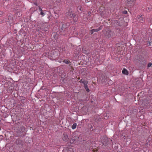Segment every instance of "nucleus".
<instances>
[{
  "label": "nucleus",
  "mask_w": 152,
  "mask_h": 152,
  "mask_svg": "<svg viewBox=\"0 0 152 152\" xmlns=\"http://www.w3.org/2000/svg\"><path fill=\"white\" fill-rule=\"evenodd\" d=\"M103 31L104 32V34H105V36L107 38H109L111 36V34H112V32L109 31L108 30L107 31H106L105 33V31L104 30Z\"/></svg>",
  "instance_id": "f257e3e1"
},
{
  "label": "nucleus",
  "mask_w": 152,
  "mask_h": 152,
  "mask_svg": "<svg viewBox=\"0 0 152 152\" xmlns=\"http://www.w3.org/2000/svg\"><path fill=\"white\" fill-rule=\"evenodd\" d=\"M102 26H100V27L99 28H98L93 29L91 30V31H90V33L91 34H92L94 33V32H97V31H99V30H101V29H102Z\"/></svg>",
  "instance_id": "f03ea898"
},
{
  "label": "nucleus",
  "mask_w": 152,
  "mask_h": 152,
  "mask_svg": "<svg viewBox=\"0 0 152 152\" xmlns=\"http://www.w3.org/2000/svg\"><path fill=\"white\" fill-rule=\"evenodd\" d=\"M137 21L141 23H142L144 21V19L142 17V15L138 16L137 18Z\"/></svg>",
  "instance_id": "7ed1b4c3"
},
{
  "label": "nucleus",
  "mask_w": 152,
  "mask_h": 152,
  "mask_svg": "<svg viewBox=\"0 0 152 152\" xmlns=\"http://www.w3.org/2000/svg\"><path fill=\"white\" fill-rule=\"evenodd\" d=\"M63 139L64 141H67L68 140V137L67 135L66 134H64L63 137Z\"/></svg>",
  "instance_id": "20e7f679"
},
{
  "label": "nucleus",
  "mask_w": 152,
  "mask_h": 152,
  "mask_svg": "<svg viewBox=\"0 0 152 152\" xmlns=\"http://www.w3.org/2000/svg\"><path fill=\"white\" fill-rule=\"evenodd\" d=\"M122 73L123 74L127 75L128 72L127 70L126 69H124L122 71Z\"/></svg>",
  "instance_id": "39448f33"
},
{
  "label": "nucleus",
  "mask_w": 152,
  "mask_h": 152,
  "mask_svg": "<svg viewBox=\"0 0 152 152\" xmlns=\"http://www.w3.org/2000/svg\"><path fill=\"white\" fill-rule=\"evenodd\" d=\"M77 126L76 123H74L73 124L72 126V129H75Z\"/></svg>",
  "instance_id": "423d86ee"
},
{
  "label": "nucleus",
  "mask_w": 152,
  "mask_h": 152,
  "mask_svg": "<svg viewBox=\"0 0 152 152\" xmlns=\"http://www.w3.org/2000/svg\"><path fill=\"white\" fill-rule=\"evenodd\" d=\"M67 152H74V150L72 148H69Z\"/></svg>",
  "instance_id": "0eeeda50"
},
{
  "label": "nucleus",
  "mask_w": 152,
  "mask_h": 152,
  "mask_svg": "<svg viewBox=\"0 0 152 152\" xmlns=\"http://www.w3.org/2000/svg\"><path fill=\"white\" fill-rule=\"evenodd\" d=\"M83 83L84 84V87H86L88 86L87 85L88 82L87 81H83Z\"/></svg>",
  "instance_id": "6e6552de"
},
{
  "label": "nucleus",
  "mask_w": 152,
  "mask_h": 152,
  "mask_svg": "<svg viewBox=\"0 0 152 152\" xmlns=\"http://www.w3.org/2000/svg\"><path fill=\"white\" fill-rule=\"evenodd\" d=\"M134 0H127V3L129 4L133 1Z\"/></svg>",
  "instance_id": "1a4fd4ad"
},
{
  "label": "nucleus",
  "mask_w": 152,
  "mask_h": 152,
  "mask_svg": "<svg viewBox=\"0 0 152 152\" xmlns=\"http://www.w3.org/2000/svg\"><path fill=\"white\" fill-rule=\"evenodd\" d=\"M64 62L66 64H69V62L66 60H65L64 61Z\"/></svg>",
  "instance_id": "9d476101"
},
{
  "label": "nucleus",
  "mask_w": 152,
  "mask_h": 152,
  "mask_svg": "<svg viewBox=\"0 0 152 152\" xmlns=\"http://www.w3.org/2000/svg\"><path fill=\"white\" fill-rule=\"evenodd\" d=\"M40 14L42 16H44L45 15V13L43 11L41 12Z\"/></svg>",
  "instance_id": "9b49d317"
},
{
  "label": "nucleus",
  "mask_w": 152,
  "mask_h": 152,
  "mask_svg": "<svg viewBox=\"0 0 152 152\" xmlns=\"http://www.w3.org/2000/svg\"><path fill=\"white\" fill-rule=\"evenodd\" d=\"M85 88L87 92H89V90L88 89V86L86 87H85Z\"/></svg>",
  "instance_id": "f8f14e48"
},
{
  "label": "nucleus",
  "mask_w": 152,
  "mask_h": 152,
  "mask_svg": "<svg viewBox=\"0 0 152 152\" xmlns=\"http://www.w3.org/2000/svg\"><path fill=\"white\" fill-rule=\"evenodd\" d=\"M152 64L151 63H149L148 64V67H151V65H152Z\"/></svg>",
  "instance_id": "ddd939ff"
},
{
  "label": "nucleus",
  "mask_w": 152,
  "mask_h": 152,
  "mask_svg": "<svg viewBox=\"0 0 152 152\" xmlns=\"http://www.w3.org/2000/svg\"><path fill=\"white\" fill-rule=\"evenodd\" d=\"M39 10L40 11V12L41 11H43L42 8L40 7H39Z\"/></svg>",
  "instance_id": "4468645a"
},
{
  "label": "nucleus",
  "mask_w": 152,
  "mask_h": 152,
  "mask_svg": "<svg viewBox=\"0 0 152 152\" xmlns=\"http://www.w3.org/2000/svg\"><path fill=\"white\" fill-rule=\"evenodd\" d=\"M72 16L74 18L75 16V13H72Z\"/></svg>",
  "instance_id": "2eb2a0df"
},
{
  "label": "nucleus",
  "mask_w": 152,
  "mask_h": 152,
  "mask_svg": "<svg viewBox=\"0 0 152 152\" xmlns=\"http://www.w3.org/2000/svg\"><path fill=\"white\" fill-rule=\"evenodd\" d=\"M124 14H126L127 13V12L126 11H125L124 12Z\"/></svg>",
  "instance_id": "dca6fc26"
},
{
  "label": "nucleus",
  "mask_w": 152,
  "mask_h": 152,
  "mask_svg": "<svg viewBox=\"0 0 152 152\" xmlns=\"http://www.w3.org/2000/svg\"><path fill=\"white\" fill-rule=\"evenodd\" d=\"M90 0H87V1H86L87 2H89V1Z\"/></svg>",
  "instance_id": "f3484780"
},
{
  "label": "nucleus",
  "mask_w": 152,
  "mask_h": 152,
  "mask_svg": "<svg viewBox=\"0 0 152 152\" xmlns=\"http://www.w3.org/2000/svg\"><path fill=\"white\" fill-rule=\"evenodd\" d=\"M79 10H81V8H80Z\"/></svg>",
  "instance_id": "a211bd4d"
}]
</instances>
